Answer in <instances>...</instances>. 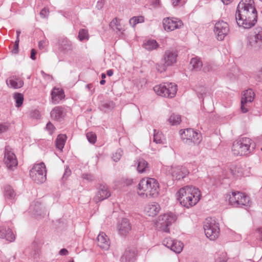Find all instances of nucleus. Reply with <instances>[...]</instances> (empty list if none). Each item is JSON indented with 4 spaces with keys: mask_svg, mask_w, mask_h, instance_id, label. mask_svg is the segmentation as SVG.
Wrapping results in <instances>:
<instances>
[{
    "mask_svg": "<svg viewBox=\"0 0 262 262\" xmlns=\"http://www.w3.org/2000/svg\"><path fill=\"white\" fill-rule=\"evenodd\" d=\"M176 220V217L172 213H165L159 217L157 226L161 230L168 233L169 232L168 227L174 223Z\"/></svg>",
    "mask_w": 262,
    "mask_h": 262,
    "instance_id": "nucleus-11",
    "label": "nucleus"
},
{
    "mask_svg": "<svg viewBox=\"0 0 262 262\" xmlns=\"http://www.w3.org/2000/svg\"><path fill=\"white\" fill-rule=\"evenodd\" d=\"M190 64L192 66V70L196 71H200L203 66L202 61L197 57L191 58Z\"/></svg>",
    "mask_w": 262,
    "mask_h": 262,
    "instance_id": "nucleus-28",
    "label": "nucleus"
},
{
    "mask_svg": "<svg viewBox=\"0 0 262 262\" xmlns=\"http://www.w3.org/2000/svg\"><path fill=\"white\" fill-rule=\"evenodd\" d=\"M205 234L210 240L214 241L219 236L220 229L219 225L212 218H207L203 225Z\"/></svg>",
    "mask_w": 262,
    "mask_h": 262,
    "instance_id": "nucleus-6",
    "label": "nucleus"
},
{
    "mask_svg": "<svg viewBox=\"0 0 262 262\" xmlns=\"http://www.w3.org/2000/svg\"><path fill=\"white\" fill-rule=\"evenodd\" d=\"M163 244L176 253H180L183 250V244L171 238L166 237L163 241Z\"/></svg>",
    "mask_w": 262,
    "mask_h": 262,
    "instance_id": "nucleus-15",
    "label": "nucleus"
},
{
    "mask_svg": "<svg viewBox=\"0 0 262 262\" xmlns=\"http://www.w3.org/2000/svg\"><path fill=\"white\" fill-rule=\"evenodd\" d=\"M13 98L15 100L16 106L17 107L21 106L24 101V95L19 93H15Z\"/></svg>",
    "mask_w": 262,
    "mask_h": 262,
    "instance_id": "nucleus-38",
    "label": "nucleus"
},
{
    "mask_svg": "<svg viewBox=\"0 0 262 262\" xmlns=\"http://www.w3.org/2000/svg\"><path fill=\"white\" fill-rule=\"evenodd\" d=\"M36 51L35 49H32L31 51V56L30 57L32 60H35L36 59Z\"/></svg>",
    "mask_w": 262,
    "mask_h": 262,
    "instance_id": "nucleus-60",
    "label": "nucleus"
},
{
    "mask_svg": "<svg viewBox=\"0 0 262 262\" xmlns=\"http://www.w3.org/2000/svg\"><path fill=\"white\" fill-rule=\"evenodd\" d=\"M68 251L65 248L61 249L59 252L61 255H67L68 254Z\"/></svg>",
    "mask_w": 262,
    "mask_h": 262,
    "instance_id": "nucleus-61",
    "label": "nucleus"
},
{
    "mask_svg": "<svg viewBox=\"0 0 262 262\" xmlns=\"http://www.w3.org/2000/svg\"><path fill=\"white\" fill-rule=\"evenodd\" d=\"M4 161L9 169H12L17 165V160L10 146H6Z\"/></svg>",
    "mask_w": 262,
    "mask_h": 262,
    "instance_id": "nucleus-13",
    "label": "nucleus"
},
{
    "mask_svg": "<svg viewBox=\"0 0 262 262\" xmlns=\"http://www.w3.org/2000/svg\"><path fill=\"white\" fill-rule=\"evenodd\" d=\"M115 107V103L111 100H105L101 102L99 107L100 109L106 112L107 111L112 110Z\"/></svg>",
    "mask_w": 262,
    "mask_h": 262,
    "instance_id": "nucleus-30",
    "label": "nucleus"
},
{
    "mask_svg": "<svg viewBox=\"0 0 262 262\" xmlns=\"http://www.w3.org/2000/svg\"><path fill=\"white\" fill-rule=\"evenodd\" d=\"M59 50L66 53L73 50L72 42L67 38H61L58 40Z\"/></svg>",
    "mask_w": 262,
    "mask_h": 262,
    "instance_id": "nucleus-21",
    "label": "nucleus"
},
{
    "mask_svg": "<svg viewBox=\"0 0 262 262\" xmlns=\"http://www.w3.org/2000/svg\"><path fill=\"white\" fill-rule=\"evenodd\" d=\"M214 31L217 35V39L223 40L229 33V25L223 20L219 21L215 24Z\"/></svg>",
    "mask_w": 262,
    "mask_h": 262,
    "instance_id": "nucleus-12",
    "label": "nucleus"
},
{
    "mask_svg": "<svg viewBox=\"0 0 262 262\" xmlns=\"http://www.w3.org/2000/svg\"><path fill=\"white\" fill-rule=\"evenodd\" d=\"M160 209L159 204L153 202L146 205L144 210L147 215L154 216L158 214Z\"/></svg>",
    "mask_w": 262,
    "mask_h": 262,
    "instance_id": "nucleus-24",
    "label": "nucleus"
},
{
    "mask_svg": "<svg viewBox=\"0 0 262 262\" xmlns=\"http://www.w3.org/2000/svg\"><path fill=\"white\" fill-rule=\"evenodd\" d=\"M51 97L52 102L54 104H57L64 98V91L62 89L54 88L52 91Z\"/></svg>",
    "mask_w": 262,
    "mask_h": 262,
    "instance_id": "nucleus-25",
    "label": "nucleus"
},
{
    "mask_svg": "<svg viewBox=\"0 0 262 262\" xmlns=\"http://www.w3.org/2000/svg\"><path fill=\"white\" fill-rule=\"evenodd\" d=\"M52 119L58 122L61 121L66 115L64 109L61 106H56L51 112Z\"/></svg>",
    "mask_w": 262,
    "mask_h": 262,
    "instance_id": "nucleus-23",
    "label": "nucleus"
},
{
    "mask_svg": "<svg viewBox=\"0 0 262 262\" xmlns=\"http://www.w3.org/2000/svg\"><path fill=\"white\" fill-rule=\"evenodd\" d=\"M247 103V102H244L243 103H242V100H241V108L242 112L244 113H247L248 112V109L247 108H246L244 106V105Z\"/></svg>",
    "mask_w": 262,
    "mask_h": 262,
    "instance_id": "nucleus-58",
    "label": "nucleus"
},
{
    "mask_svg": "<svg viewBox=\"0 0 262 262\" xmlns=\"http://www.w3.org/2000/svg\"><path fill=\"white\" fill-rule=\"evenodd\" d=\"M97 245L102 249L107 250L109 249L110 242L105 233H99L97 238Z\"/></svg>",
    "mask_w": 262,
    "mask_h": 262,
    "instance_id": "nucleus-20",
    "label": "nucleus"
},
{
    "mask_svg": "<svg viewBox=\"0 0 262 262\" xmlns=\"http://www.w3.org/2000/svg\"><path fill=\"white\" fill-rule=\"evenodd\" d=\"M144 48L148 50L151 51L156 49L159 47V44L154 39H149L143 44Z\"/></svg>",
    "mask_w": 262,
    "mask_h": 262,
    "instance_id": "nucleus-34",
    "label": "nucleus"
},
{
    "mask_svg": "<svg viewBox=\"0 0 262 262\" xmlns=\"http://www.w3.org/2000/svg\"><path fill=\"white\" fill-rule=\"evenodd\" d=\"M86 138L89 142L92 144H94L96 141V135L93 132H89L86 135Z\"/></svg>",
    "mask_w": 262,
    "mask_h": 262,
    "instance_id": "nucleus-41",
    "label": "nucleus"
},
{
    "mask_svg": "<svg viewBox=\"0 0 262 262\" xmlns=\"http://www.w3.org/2000/svg\"><path fill=\"white\" fill-rule=\"evenodd\" d=\"M47 129L52 133L55 129L54 126L50 122H49L46 125Z\"/></svg>",
    "mask_w": 262,
    "mask_h": 262,
    "instance_id": "nucleus-51",
    "label": "nucleus"
},
{
    "mask_svg": "<svg viewBox=\"0 0 262 262\" xmlns=\"http://www.w3.org/2000/svg\"><path fill=\"white\" fill-rule=\"evenodd\" d=\"M177 56L178 54L176 51L173 50H166L162 58L163 63L157 64L156 66L157 70L160 73L165 71L168 67L171 66L176 62Z\"/></svg>",
    "mask_w": 262,
    "mask_h": 262,
    "instance_id": "nucleus-8",
    "label": "nucleus"
},
{
    "mask_svg": "<svg viewBox=\"0 0 262 262\" xmlns=\"http://www.w3.org/2000/svg\"><path fill=\"white\" fill-rule=\"evenodd\" d=\"M144 21V17L142 16H134L130 19L129 24L133 27L138 23H143Z\"/></svg>",
    "mask_w": 262,
    "mask_h": 262,
    "instance_id": "nucleus-39",
    "label": "nucleus"
},
{
    "mask_svg": "<svg viewBox=\"0 0 262 262\" xmlns=\"http://www.w3.org/2000/svg\"><path fill=\"white\" fill-rule=\"evenodd\" d=\"M97 191L93 200L98 203L111 196V192L106 185L100 184L97 187Z\"/></svg>",
    "mask_w": 262,
    "mask_h": 262,
    "instance_id": "nucleus-16",
    "label": "nucleus"
},
{
    "mask_svg": "<svg viewBox=\"0 0 262 262\" xmlns=\"http://www.w3.org/2000/svg\"><path fill=\"white\" fill-rule=\"evenodd\" d=\"M229 203L236 207H242L250 205V199L248 196L240 192H233L230 195Z\"/></svg>",
    "mask_w": 262,
    "mask_h": 262,
    "instance_id": "nucleus-10",
    "label": "nucleus"
},
{
    "mask_svg": "<svg viewBox=\"0 0 262 262\" xmlns=\"http://www.w3.org/2000/svg\"><path fill=\"white\" fill-rule=\"evenodd\" d=\"M0 238H5L10 242L15 240V237L11 230L4 226L0 227Z\"/></svg>",
    "mask_w": 262,
    "mask_h": 262,
    "instance_id": "nucleus-22",
    "label": "nucleus"
},
{
    "mask_svg": "<svg viewBox=\"0 0 262 262\" xmlns=\"http://www.w3.org/2000/svg\"><path fill=\"white\" fill-rule=\"evenodd\" d=\"M31 117L36 119H39L40 117V113L37 110H34L31 112Z\"/></svg>",
    "mask_w": 262,
    "mask_h": 262,
    "instance_id": "nucleus-48",
    "label": "nucleus"
},
{
    "mask_svg": "<svg viewBox=\"0 0 262 262\" xmlns=\"http://www.w3.org/2000/svg\"><path fill=\"white\" fill-rule=\"evenodd\" d=\"M82 178L88 182H92L94 180V176L90 173H83L82 176Z\"/></svg>",
    "mask_w": 262,
    "mask_h": 262,
    "instance_id": "nucleus-45",
    "label": "nucleus"
},
{
    "mask_svg": "<svg viewBox=\"0 0 262 262\" xmlns=\"http://www.w3.org/2000/svg\"><path fill=\"white\" fill-rule=\"evenodd\" d=\"M201 192L192 186H186L181 188L176 193L180 204L186 208L195 205L201 199Z\"/></svg>",
    "mask_w": 262,
    "mask_h": 262,
    "instance_id": "nucleus-2",
    "label": "nucleus"
},
{
    "mask_svg": "<svg viewBox=\"0 0 262 262\" xmlns=\"http://www.w3.org/2000/svg\"><path fill=\"white\" fill-rule=\"evenodd\" d=\"M71 174V170L70 169H68V168H66L65 170V172L63 176V178L67 179Z\"/></svg>",
    "mask_w": 262,
    "mask_h": 262,
    "instance_id": "nucleus-59",
    "label": "nucleus"
},
{
    "mask_svg": "<svg viewBox=\"0 0 262 262\" xmlns=\"http://www.w3.org/2000/svg\"><path fill=\"white\" fill-rule=\"evenodd\" d=\"M137 170L139 173H143L148 170V163L143 159L138 160Z\"/></svg>",
    "mask_w": 262,
    "mask_h": 262,
    "instance_id": "nucleus-31",
    "label": "nucleus"
},
{
    "mask_svg": "<svg viewBox=\"0 0 262 262\" xmlns=\"http://www.w3.org/2000/svg\"><path fill=\"white\" fill-rule=\"evenodd\" d=\"M190 144L191 143L199 144L202 140V136L200 133L194 130V134L191 135Z\"/></svg>",
    "mask_w": 262,
    "mask_h": 262,
    "instance_id": "nucleus-36",
    "label": "nucleus"
},
{
    "mask_svg": "<svg viewBox=\"0 0 262 262\" xmlns=\"http://www.w3.org/2000/svg\"><path fill=\"white\" fill-rule=\"evenodd\" d=\"M123 154V151L121 149H118L115 153L113 155L112 159L115 162L120 160Z\"/></svg>",
    "mask_w": 262,
    "mask_h": 262,
    "instance_id": "nucleus-42",
    "label": "nucleus"
},
{
    "mask_svg": "<svg viewBox=\"0 0 262 262\" xmlns=\"http://www.w3.org/2000/svg\"><path fill=\"white\" fill-rule=\"evenodd\" d=\"M257 237L260 241H262V227L257 229L256 232Z\"/></svg>",
    "mask_w": 262,
    "mask_h": 262,
    "instance_id": "nucleus-55",
    "label": "nucleus"
},
{
    "mask_svg": "<svg viewBox=\"0 0 262 262\" xmlns=\"http://www.w3.org/2000/svg\"><path fill=\"white\" fill-rule=\"evenodd\" d=\"M253 0H242L238 4L235 14V19L239 27L249 29L257 22V11Z\"/></svg>",
    "mask_w": 262,
    "mask_h": 262,
    "instance_id": "nucleus-1",
    "label": "nucleus"
},
{
    "mask_svg": "<svg viewBox=\"0 0 262 262\" xmlns=\"http://www.w3.org/2000/svg\"><path fill=\"white\" fill-rule=\"evenodd\" d=\"M169 122L172 125L179 124L181 122V116L178 114H172L168 119Z\"/></svg>",
    "mask_w": 262,
    "mask_h": 262,
    "instance_id": "nucleus-37",
    "label": "nucleus"
},
{
    "mask_svg": "<svg viewBox=\"0 0 262 262\" xmlns=\"http://www.w3.org/2000/svg\"><path fill=\"white\" fill-rule=\"evenodd\" d=\"M66 139L67 136L65 135L60 134L57 136L56 140V146L58 149L60 150L62 149L64 147Z\"/></svg>",
    "mask_w": 262,
    "mask_h": 262,
    "instance_id": "nucleus-35",
    "label": "nucleus"
},
{
    "mask_svg": "<svg viewBox=\"0 0 262 262\" xmlns=\"http://www.w3.org/2000/svg\"><path fill=\"white\" fill-rule=\"evenodd\" d=\"M137 250L135 249L127 248L121 257V262H133L136 259Z\"/></svg>",
    "mask_w": 262,
    "mask_h": 262,
    "instance_id": "nucleus-19",
    "label": "nucleus"
},
{
    "mask_svg": "<svg viewBox=\"0 0 262 262\" xmlns=\"http://www.w3.org/2000/svg\"><path fill=\"white\" fill-rule=\"evenodd\" d=\"M49 13V10L46 9V8H44L42 9L40 12V15L42 18H45L47 15H48Z\"/></svg>",
    "mask_w": 262,
    "mask_h": 262,
    "instance_id": "nucleus-49",
    "label": "nucleus"
},
{
    "mask_svg": "<svg viewBox=\"0 0 262 262\" xmlns=\"http://www.w3.org/2000/svg\"><path fill=\"white\" fill-rule=\"evenodd\" d=\"M215 262H226V260L225 259L224 255H223V256H222L219 258H217L215 260Z\"/></svg>",
    "mask_w": 262,
    "mask_h": 262,
    "instance_id": "nucleus-62",
    "label": "nucleus"
},
{
    "mask_svg": "<svg viewBox=\"0 0 262 262\" xmlns=\"http://www.w3.org/2000/svg\"><path fill=\"white\" fill-rule=\"evenodd\" d=\"M40 206H41L40 203L37 202L35 203L34 206L32 205L31 206V208H33L34 213L36 214L37 215H41V212L40 211V210H41Z\"/></svg>",
    "mask_w": 262,
    "mask_h": 262,
    "instance_id": "nucleus-43",
    "label": "nucleus"
},
{
    "mask_svg": "<svg viewBox=\"0 0 262 262\" xmlns=\"http://www.w3.org/2000/svg\"><path fill=\"white\" fill-rule=\"evenodd\" d=\"M257 77L259 79L258 80L262 81V69L259 71L257 74Z\"/></svg>",
    "mask_w": 262,
    "mask_h": 262,
    "instance_id": "nucleus-63",
    "label": "nucleus"
},
{
    "mask_svg": "<svg viewBox=\"0 0 262 262\" xmlns=\"http://www.w3.org/2000/svg\"><path fill=\"white\" fill-rule=\"evenodd\" d=\"M89 38L88 31L84 29H80L78 33V38L80 41L88 40Z\"/></svg>",
    "mask_w": 262,
    "mask_h": 262,
    "instance_id": "nucleus-40",
    "label": "nucleus"
},
{
    "mask_svg": "<svg viewBox=\"0 0 262 262\" xmlns=\"http://www.w3.org/2000/svg\"><path fill=\"white\" fill-rule=\"evenodd\" d=\"M198 94V97L201 98L203 97V95L206 94V89L205 88L203 87L201 88V91L200 92L199 91H197Z\"/></svg>",
    "mask_w": 262,
    "mask_h": 262,
    "instance_id": "nucleus-54",
    "label": "nucleus"
},
{
    "mask_svg": "<svg viewBox=\"0 0 262 262\" xmlns=\"http://www.w3.org/2000/svg\"><path fill=\"white\" fill-rule=\"evenodd\" d=\"M194 134V130L192 128H186L184 130H180V135L181 138V139L183 141L184 143L190 144V137L191 135Z\"/></svg>",
    "mask_w": 262,
    "mask_h": 262,
    "instance_id": "nucleus-27",
    "label": "nucleus"
},
{
    "mask_svg": "<svg viewBox=\"0 0 262 262\" xmlns=\"http://www.w3.org/2000/svg\"><path fill=\"white\" fill-rule=\"evenodd\" d=\"M172 5L175 7L179 5H181L183 3L182 0H171ZM185 1L183 2V3Z\"/></svg>",
    "mask_w": 262,
    "mask_h": 262,
    "instance_id": "nucleus-57",
    "label": "nucleus"
},
{
    "mask_svg": "<svg viewBox=\"0 0 262 262\" xmlns=\"http://www.w3.org/2000/svg\"><path fill=\"white\" fill-rule=\"evenodd\" d=\"M41 74L42 77H43V78L45 79H46V80H47L48 81H50L52 80V77L51 75L45 73L43 71H41Z\"/></svg>",
    "mask_w": 262,
    "mask_h": 262,
    "instance_id": "nucleus-50",
    "label": "nucleus"
},
{
    "mask_svg": "<svg viewBox=\"0 0 262 262\" xmlns=\"http://www.w3.org/2000/svg\"><path fill=\"white\" fill-rule=\"evenodd\" d=\"M19 40H16L13 46V48L11 51L13 54H17L18 53V47H19Z\"/></svg>",
    "mask_w": 262,
    "mask_h": 262,
    "instance_id": "nucleus-47",
    "label": "nucleus"
},
{
    "mask_svg": "<svg viewBox=\"0 0 262 262\" xmlns=\"http://www.w3.org/2000/svg\"><path fill=\"white\" fill-rule=\"evenodd\" d=\"M248 47L254 51L262 49V28L255 29L253 35H250L248 38Z\"/></svg>",
    "mask_w": 262,
    "mask_h": 262,
    "instance_id": "nucleus-9",
    "label": "nucleus"
},
{
    "mask_svg": "<svg viewBox=\"0 0 262 262\" xmlns=\"http://www.w3.org/2000/svg\"><path fill=\"white\" fill-rule=\"evenodd\" d=\"M164 140V136L161 132L154 129L153 141L154 142L157 144H163Z\"/></svg>",
    "mask_w": 262,
    "mask_h": 262,
    "instance_id": "nucleus-33",
    "label": "nucleus"
},
{
    "mask_svg": "<svg viewBox=\"0 0 262 262\" xmlns=\"http://www.w3.org/2000/svg\"><path fill=\"white\" fill-rule=\"evenodd\" d=\"M104 2L103 0L98 1L97 2V5H96V8L98 10H101L103 8V7L104 6Z\"/></svg>",
    "mask_w": 262,
    "mask_h": 262,
    "instance_id": "nucleus-53",
    "label": "nucleus"
},
{
    "mask_svg": "<svg viewBox=\"0 0 262 262\" xmlns=\"http://www.w3.org/2000/svg\"><path fill=\"white\" fill-rule=\"evenodd\" d=\"M117 26H120V21L117 18H115L112 20V21L110 24V27L115 30V27Z\"/></svg>",
    "mask_w": 262,
    "mask_h": 262,
    "instance_id": "nucleus-46",
    "label": "nucleus"
},
{
    "mask_svg": "<svg viewBox=\"0 0 262 262\" xmlns=\"http://www.w3.org/2000/svg\"><path fill=\"white\" fill-rule=\"evenodd\" d=\"M4 194L6 201H9L10 203H12L15 197V193L13 189L9 185L4 186Z\"/></svg>",
    "mask_w": 262,
    "mask_h": 262,
    "instance_id": "nucleus-26",
    "label": "nucleus"
},
{
    "mask_svg": "<svg viewBox=\"0 0 262 262\" xmlns=\"http://www.w3.org/2000/svg\"><path fill=\"white\" fill-rule=\"evenodd\" d=\"M138 189L144 191L146 196L155 197L159 193V183L154 178L142 179L138 184Z\"/></svg>",
    "mask_w": 262,
    "mask_h": 262,
    "instance_id": "nucleus-4",
    "label": "nucleus"
},
{
    "mask_svg": "<svg viewBox=\"0 0 262 262\" xmlns=\"http://www.w3.org/2000/svg\"><path fill=\"white\" fill-rule=\"evenodd\" d=\"M46 167L43 162L35 164L30 170L31 179L37 184H42L47 179Z\"/></svg>",
    "mask_w": 262,
    "mask_h": 262,
    "instance_id": "nucleus-5",
    "label": "nucleus"
},
{
    "mask_svg": "<svg viewBox=\"0 0 262 262\" xmlns=\"http://www.w3.org/2000/svg\"><path fill=\"white\" fill-rule=\"evenodd\" d=\"M42 242L39 239H36L32 244V246L35 252H37L41 248Z\"/></svg>",
    "mask_w": 262,
    "mask_h": 262,
    "instance_id": "nucleus-44",
    "label": "nucleus"
},
{
    "mask_svg": "<svg viewBox=\"0 0 262 262\" xmlns=\"http://www.w3.org/2000/svg\"><path fill=\"white\" fill-rule=\"evenodd\" d=\"M163 25L165 31H171L174 29L181 28L183 23L181 20L177 18L172 17L170 18L167 17L163 19Z\"/></svg>",
    "mask_w": 262,
    "mask_h": 262,
    "instance_id": "nucleus-14",
    "label": "nucleus"
},
{
    "mask_svg": "<svg viewBox=\"0 0 262 262\" xmlns=\"http://www.w3.org/2000/svg\"><path fill=\"white\" fill-rule=\"evenodd\" d=\"M254 99V92L252 89H248L244 91V94L242 97V103L251 102Z\"/></svg>",
    "mask_w": 262,
    "mask_h": 262,
    "instance_id": "nucleus-29",
    "label": "nucleus"
},
{
    "mask_svg": "<svg viewBox=\"0 0 262 262\" xmlns=\"http://www.w3.org/2000/svg\"><path fill=\"white\" fill-rule=\"evenodd\" d=\"M21 33V32L20 30H17L16 31V40H19V35Z\"/></svg>",
    "mask_w": 262,
    "mask_h": 262,
    "instance_id": "nucleus-64",
    "label": "nucleus"
},
{
    "mask_svg": "<svg viewBox=\"0 0 262 262\" xmlns=\"http://www.w3.org/2000/svg\"><path fill=\"white\" fill-rule=\"evenodd\" d=\"M46 40H40L38 43V48L39 49L42 50L44 49L45 47L46 46Z\"/></svg>",
    "mask_w": 262,
    "mask_h": 262,
    "instance_id": "nucleus-56",
    "label": "nucleus"
},
{
    "mask_svg": "<svg viewBox=\"0 0 262 262\" xmlns=\"http://www.w3.org/2000/svg\"><path fill=\"white\" fill-rule=\"evenodd\" d=\"M118 233L122 236H125L129 234L132 230V225L129 221L126 218L122 219L117 225Z\"/></svg>",
    "mask_w": 262,
    "mask_h": 262,
    "instance_id": "nucleus-18",
    "label": "nucleus"
},
{
    "mask_svg": "<svg viewBox=\"0 0 262 262\" xmlns=\"http://www.w3.org/2000/svg\"><path fill=\"white\" fill-rule=\"evenodd\" d=\"M8 129V125L6 124H0V133L7 131Z\"/></svg>",
    "mask_w": 262,
    "mask_h": 262,
    "instance_id": "nucleus-52",
    "label": "nucleus"
},
{
    "mask_svg": "<svg viewBox=\"0 0 262 262\" xmlns=\"http://www.w3.org/2000/svg\"><path fill=\"white\" fill-rule=\"evenodd\" d=\"M154 91L160 96L173 98L177 92V85L173 83H163L154 87Z\"/></svg>",
    "mask_w": 262,
    "mask_h": 262,
    "instance_id": "nucleus-7",
    "label": "nucleus"
},
{
    "mask_svg": "<svg viewBox=\"0 0 262 262\" xmlns=\"http://www.w3.org/2000/svg\"><path fill=\"white\" fill-rule=\"evenodd\" d=\"M170 172L173 179L177 180H180L185 178L189 173L188 169L182 166H171Z\"/></svg>",
    "mask_w": 262,
    "mask_h": 262,
    "instance_id": "nucleus-17",
    "label": "nucleus"
},
{
    "mask_svg": "<svg viewBox=\"0 0 262 262\" xmlns=\"http://www.w3.org/2000/svg\"><path fill=\"white\" fill-rule=\"evenodd\" d=\"M255 148V144L249 138L243 137L233 143L232 151L234 155L243 156L248 155Z\"/></svg>",
    "mask_w": 262,
    "mask_h": 262,
    "instance_id": "nucleus-3",
    "label": "nucleus"
},
{
    "mask_svg": "<svg viewBox=\"0 0 262 262\" xmlns=\"http://www.w3.org/2000/svg\"><path fill=\"white\" fill-rule=\"evenodd\" d=\"M7 84L8 86H10L13 89H16L21 88L24 85V81L20 79H10L9 81L7 80Z\"/></svg>",
    "mask_w": 262,
    "mask_h": 262,
    "instance_id": "nucleus-32",
    "label": "nucleus"
}]
</instances>
